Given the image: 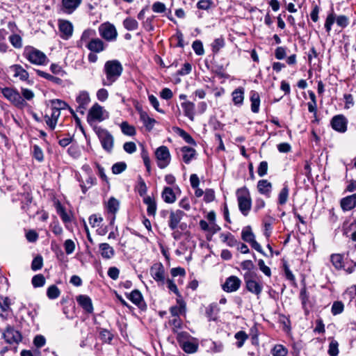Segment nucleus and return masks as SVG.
Masks as SVG:
<instances>
[{"label": "nucleus", "mask_w": 356, "mask_h": 356, "mask_svg": "<svg viewBox=\"0 0 356 356\" xmlns=\"http://www.w3.org/2000/svg\"><path fill=\"white\" fill-rule=\"evenodd\" d=\"M123 67L117 60H108L105 63L104 72L106 79L102 80V85L110 86L115 83L122 73Z\"/></svg>", "instance_id": "nucleus-1"}, {"label": "nucleus", "mask_w": 356, "mask_h": 356, "mask_svg": "<svg viewBox=\"0 0 356 356\" xmlns=\"http://www.w3.org/2000/svg\"><path fill=\"white\" fill-rule=\"evenodd\" d=\"M23 55L31 63L35 65H46L49 63L45 54L33 47H26Z\"/></svg>", "instance_id": "nucleus-2"}, {"label": "nucleus", "mask_w": 356, "mask_h": 356, "mask_svg": "<svg viewBox=\"0 0 356 356\" xmlns=\"http://www.w3.org/2000/svg\"><path fill=\"white\" fill-rule=\"evenodd\" d=\"M236 193L237 196L238 209L243 215L246 216L249 213L252 206V200L250 192L246 187H242L238 188Z\"/></svg>", "instance_id": "nucleus-3"}, {"label": "nucleus", "mask_w": 356, "mask_h": 356, "mask_svg": "<svg viewBox=\"0 0 356 356\" xmlns=\"http://www.w3.org/2000/svg\"><path fill=\"white\" fill-rule=\"evenodd\" d=\"M3 96L15 106L22 108L26 106V101L22 98L20 93L13 88H0Z\"/></svg>", "instance_id": "nucleus-4"}, {"label": "nucleus", "mask_w": 356, "mask_h": 356, "mask_svg": "<svg viewBox=\"0 0 356 356\" xmlns=\"http://www.w3.org/2000/svg\"><path fill=\"white\" fill-rule=\"evenodd\" d=\"M108 113L99 104L95 103L90 108L87 117L89 123L94 122H102L108 118Z\"/></svg>", "instance_id": "nucleus-5"}, {"label": "nucleus", "mask_w": 356, "mask_h": 356, "mask_svg": "<svg viewBox=\"0 0 356 356\" xmlns=\"http://www.w3.org/2000/svg\"><path fill=\"white\" fill-rule=\"evenodd\" d=\"M185 216V213L181 210L177 209L175 211H170L168 220V226L172 231H175L179 228L184 230L186 228V224L181 222V219Z\"/></svg>", "instance_id": "nucleus-6"}, {"label": "nucleus", "mask_w": 356, "mask_h": 356, "mask_svg": "<svg viewBox=\"0 0 356 356\" xmlns=\"http://www.w3.org/2000/svg\"><path fill=\"white\" fill-rule=\"evenodd\" d=\"M96 133L101 141L102 147L107 152H111L113 147V137L106 129L98 128Z\"/></svg>", "instance_id": "nucleus-7"}, {"label": "nucleus", "mask_w": 356, "mask_h": 356, "mask_svg": "<svg viewBox=\"0 0 356 356\" xmlns=\"http://www.w3.org/2000/svg\"><path fill=\"white\" fill-rule=\"evenodd\" d=\"M150 275L158 283L159 286H163L165 282V268L161 263H155L150 268Z\"/></svg>", "instance_id": "nucleus-8"}, {"label": "nucleus", "mask_w": 356, "mask_h": 356, "mask_svg": "<svg viewBox=\"0 0 356 356\" xmlns=\"http://www.w3.org/2000/svg\"><path fill=\"white\" fill-rule=\"evenodd\" d=\"M156 157L158 159V166L160 168H165L170 163V154L167 147H159L156 152Z\"/></svg>", "instance_id": "nucleus-9"}, {"label": "nucleus", "mask_w": 356, "mask_h": 356, "mask_svg": "<svg viewBox=\"0 0 356 356\" xmlns=\"http://www.w3.org/2000/svg\"><path fill=\"white\" fill-rule=\"evenodd\" d=\"M76 102L77 104V112L82 115L84 114L90 102L89 93L86 90L80 91L76 97Z\"/></svg>", "instance_id": "nucleus-10"}, {"label": "nucleus", "mask_w": 356, "mask_h": 356, "mask_svg": "<svg viewBox=\"0 0 356 356\" xmlns=\"http://www.w3.org/2000/svg\"><path fill=\"white\" fill-rule=\"evenodd\" d=\"M3 337L8 343H18L22 339L21 333L10 325L6 327L3 332Z\"/></svg>", "instance_id": "nucleus-11"}, {"label": "nucleus", "mask_w": 356, "mask_h": 356, "mask_svg": "<svg viewBox=\"0 0 356 356\" xmlns=\"http://www.w3.org/2000/svg\"><path fill=\"white\" fill-rule=\"evenodd\" d=\"M99 31L100 35L108 41L115 40L118 35L116 29L111 24L101 25Z\"/></svg>", "instance_id": "nucleus-12"}, {"label": "nucleus", "mask_w": 356, "mask_h": 356, "mask_svg": "<svg viewBox=\"0 0 356 356\" xmlns=\"http://www.w3.org/2000/svg\"><path fill=\"white\" fill-rule=\"evenodd\" d=\"M241 284V281L238 277L232 275L226 279L222 287L225 292L232 293L237 291Z\"/></svg>", "instance_id": "nucleus-13"}, {"label": "nucleus", "mask_w": 356, "mask_h": 356, "mask_svg": "<svg viewBox=\"0 0 356 356\" xmlns=\"http://www.w3.org/2000/svg\"><path fill=\"white\" fill-rule=\"evenodd\" d=\"M331 125L335 131L344 133L347 130V120L342 115H336L332 119Z\"/></svg>", "instance_id": "nucleus-14"}, {"label": "nucleus", "mask_w": 356, "mask_h": 356, "mask_svg": "<svg viewBox=\"0 0 356 356\" xmlns=\"http://www.w3.org/2000/svg\"><path fill=\"white\" fill-rule=\"evenodd\" d=\"M59 31L61 33L60 37L67 40L72 36L73 33V26L72 23L67 20L59 21Z\"/></svg>", "instance_id": "nucleus-15"}, {"label": "nucleus", "mask_w": 356, "mask_h": 356, "mask_svg": "<svg viewBox=\"0 0 356 356\" xmlns=\"http://www.w3.org/2000/svg\"><path fill=\"white\" fill-rule=\"evenodd\" d=\"M340 205L344 211L353 209L356 207V193L342 198L340 201Z\"/></svg>", "instance_id": "nucleus-16"}, {"label": "nucleus", "mask_w": 356, "mask_h": 356, "mask_svg": "<svg viewBox=\"0 0 356 356\" xmlns=\"http://www.w3.org/2000/svg\"><path fill=\"white\" fill-rule=\"evenodd\" d=\"M82 0H62V10L67 14H72L81 3Z\"/></svg>", "instance_id": "nucleus-17"}, {"label": "nucleus", "mask_w": 356, "mask_h": 356, "mask_svg": "<svg viewBox=\"0 0 356 356\" xmlns=\"http://www.w3.org/2000/svg\"><path fill=\"white\" fill-rule=\"evenodd\" d=\"M51 114L50 115H46L44 117L46 124L50 127L51 130H54L57 124L58 118L60 115V111L54 108L51 106Z\"/></svg>", "instance_id": "nucleus-18"}, {"label": "nucleus", "mask_w": 356, "mask_h": 356, "mask_svg": "<svg viewBox=\"0 0 356 356\" xmlns=\"http://www.w3.org/2000/svg\"><path fill=\"white\" fill-rule=\"evenodd\" d=\"M79 305L88 313H92L93 307L91 299L86 295H79L76 297Z\"/></svg>", "instance_id": "nucleus-19"}, {"label": "nucleus", "mask_w": 356, "mask_h": 356, "mask_svg": "<svg viewBox=\"0 0 356 356\" xmlns=\"http://www.w3.org/2000/svg\"><path fill=\"white\" fill-rule=\"evenodd\" d=\"M86 47L92 52L99 53L104 50V44L99 38H94L88 42Z\"/></svg>", "instance_id": "nucleus-20"}, {"label": "nucleus", "mask_w": 356, "mask_h": 356, "mask_svg": "<svg viewBox=\"0 0 356 356\" xmlns=\"http://www.w3.org/2000/svg\"><path fill=\"white\" fill-rule=\"evenodd\" d=\"M10 70L13 72V76L19 77L22 81H26L29 79V73L20 65H13L10 67Z\"/></svg>", "instance_id": "nucleus-21"}, {"label": "nucleus", "mask_w": 356, "mask_h": 356, "mask_svg": "<svg viewBox=\"0 0 356 356\" xmlns=\"http://www.w3.org/2000/svg\"><path fill=\"white\" fill-rule=\"evenodd\" d=\"M128 298L139 308L145 306L143 296L138 290H134L129 296Z\"/></svg>", "instance_id": "nucleus-22"}, {"label": "nucleus", "mask_w": 356, "mask_h": 356, "mask_svg": "<svg viewBox=\"0 0 356 356\" xmlns=\"http://www.w3.org/2000/svg\"><path fill=\"white\" fill-rule=\"evenodd\" d=\"M257 189L263 195L270 197L272 190V184L266 179H261L258 181Z\"/></svg>", "instance_id": "nucleus-23"}, {"label": "nucleus", "mask_w": 356, "mask_h": 356, "mask_svg": "<svg viewBox=\"0 0 356 356\" xmlns=\"http://www.w3.org/2000/svg\"><path fill=\"white\" fill-rule=\"evenodd\" d=\"M99 251L103 258L109 259L115 254L114 249L106 243L99 244Z\"/></svg>", "instance_id": "nucleus-24"}, {"label": "nucleus", "mask_w": 356, "mask_h": 356, "mask_svg": "<svg viewBox=\"0 0 356 356\" xmlns=\"http://www.w3.org/2000/svg\"><path fill=\"white\" fill-rule=\"evenodd\" d=\"M246 288L250 292L259 296L262 291V285L255 280H248L245 282Z\"/></svg>", "instance_id": "nucleus-25"}, {"label": "nucleus", "mask_w": 356, "mask_h": 356, "mask_svg": "<svg viewBox=\"0 0 356 356\" xmlns=\"http://www.w3.org/2000/svg\"><path fill=\"white\" fill-rule=\"evenodd\" d=\"M198 346V342L196 339H195V341L191 339L190 341L184 343L180 347L185 353L188 354H193L197 351Z\"/></svg>", "instance_id": "nucleus-26"}, {"label": "nucleus", "mask_w": 356, "mask_h": 356, "mask_svg": "<svg viewBox=\"0 0 356 356\" xmlns=\"http://www.w3.org/2000/svg\"><path fill=\"white\" fill-rule=\"evenodd\" d=\"M181 107L184 110V115L191 121H193L195 116V104L191 102H185L181 103Z\"/></svg>", "instance_id": "nucleus-27"}, {"label": "nucleus", "mask_w": 356, "mask_h": 356, "mask_svg": "<svg viewBox=\"0 0 356 356\" xmlns=\"http://www.w3.org/2000/svg\"><path fill=\"white\" fill-rule=\"evenodd\" d=\"M232 100L234 104L237 106H241L243 104L244 100V88H238L235 89L232 93Z\"/></svg>", "instance_id": "nucleus-28"}, {"label": "nucleus", "mask_w": 356, "mask_h": 356, "mask_svg": "<svg viewBox=\"0 0 356 356\" xmlns=\"http://www.w3.org/2000/svg\"><path fill=\"white\" fill-rule=\"evenodd\" d=\"M181 152L183 153L182 158L183 161L186 163H189L191 160L195 157V150L190 147L184 146L181 149Z\"/></svg>", "instance_id": "nucleus-29"}, {"label": "nucleus", "mask_w": 356, "mask_h": 356, "mask_svg": "<svg viewBox=\"0 0 356 356\" xmlns=\"http://www.w3.org/2000/svg\"><path fill=\"white\" fill-rule=\"evenodd\" d=\"M179 306H173L170 309V314L172 316L179 317V314L185 313L186 312V304L182 300H177Z\"/></svg>", "instance_id": "nucleus-30"}, {"label": "nucleus", "mask_w": 356, "mask_h": 356, "mask_svg": "<svg viewBox=\"0 0 356 356\" xmlns=\"http://www.w3.org/2000/svg\"><path fill=\"white\" fill-rule=\"evenodd\" d=\"M144 203L147 205V212L149 216H154L156 211V204L154 198L147 196L143 200Z\"/></svg>", "instance_id": "nucleus-31"}, {"label": "nucleus", "mask_w": 356, "mask_h": 356, "mask_svg": "<svg viewBox=\"0 0 356 356\" xmlns=\"http://www.w3.org/2000/svg\"><path fill=\"white\" fill-rule=\"evenodd\" d=\"M250 102H251V111L254 113H258L259 110V105H260V97H259L258 92H257L255 91L251 92Z\"/></svg>", "instance_id": "nucleus-32"}, {"label": "nucleus", "mask_w": 356, "mask_h": 356, "mask_svg": "<svg viewBox=\"0 0 356 356\" xmlns=\"http://www.w3.org/2000/svg\"><path fill=\"white\" fill-rule=\"evenodd\" d=\"M162 198L167 203H173L176 200L175 194L170 187H165L162 193Z\"/></svg>", "instance_id": "nucleus-33"}, {"label": "nucleus", "mask_w": 356, "mask_h": 356, "mask_svg": "<svg viewBox=\"0 0 356 356\" xmlns=\"http://www.w3.org/2000/svg\"><path fill=\"white\" fill-rule=\"evenodd\" d=\"M289 188L286 184H284L283 188L280 191L279 195H278V204L280 205L285 204L289 198Z\"/></svg>", "instance_id": "nucleus-34"}, {"label": "nucleus", "mask_w": 356, "mask_h": 356, "mask_svg": "<svg viewBox=\"0 0 356 356\" xmlns=\"http://www.w3.org/2000/svg\"><path fill=\"white\" fill-rule=\"evenodd\" d=\"M220 238H221L222 241L226 243L227 245L229 247H234L237 245H239V243L238 242V241L230 233L221 234Z\"/></svg>", "instance_id": "nucleus-35"}, {"label": "nucleus", "mask_w": 356, "mask_h": 356, "mask_svg": "<svg viewBox=\"0 0 356 356\" xmlns=\"http://www.w3.org/2000/svg\"><path fill=\"white\" fill-rule=\"evenodd\" d=\"M175 334H177L176 339H177V341L179 346L183 345L186 341H190L191 339L193 341H195V338L192 337L189 334V333H188L187 332H179V331L177 332H176Z\"/></svg>", "instance_id": "nucleus-36"}, {"label": "nucleus", "mask_w": 356, "mask_h": 356, "mask_svg": "<svg viewBox=\"0 0 356 356\" xmlns=\"http://www.w3.org/2000/svg\"><path fill=\"white\" fill-rule=\"evenodd\" d=\"M122 132L127 136H133L136 134V129L127 122H122L120 124Z\"/></svg>", "instance_id": "nucleus-37"}, {"label": "nucleus", "mask_w": 356, "mask_h": 356, "mask_svg": "<svg viewBox=\"0 0 356 356\" xmlns=\"http://www.w3.org/2000/svg\"><path fill=\"white\" fill-rule=\"evenodd\" d=\"M273 356H286L288 350L286 347L281 344H276L270 351Z\"/></svg>", "instance_id": "nucleus-38"}, {"label": "nucleus", "mask_w": 356, "mask_h": 356, "mask_svg": "<svg viewBox=\"0 0 356 356\" xmlns=\"http://www.w3.org/2000/svg\"><path fill=\"white\" fill-rule=\"evenodd\" d=\"M140 120L148 130H151L156 123V120L154 119L150 118L146 113L144 112L140 113Z\"/></svg>", "instance_id": "nucleus-39"}, {"label": "nucleus", "mask_w": 356, "mask_h": 356, "mask_svg": "<svg viewBox=\"0 0 356 356\" xmlns=\"http://www.w3.org/2000/svg\"><path fill=\"white\" fill-rule=\"evenodd\" d=\"M241 238L244 241L248 243H250L254 239V234H253L250 226H246L243 229Z\"/></svg>", "instance_id": "nucleus-40"}, {"label": "nucleus", "mask_w": 356, "mask_h": 356, "mask_svg": "<svg viewBox=\"0 0 356 356\" xmlns=\"http://www.w3.org/2000/svg\"><path fill=\"white\" fill-rule=\"evenodd\" d=\"M35 72L38 76L43 77L49 81H51L53 83L60 84L62 82V80L60 78L51 75L50 74H48L40 70H36Z\"/></svg>", "instance_id": "nucleus-41"}, {"label": "nucleus", "mask_w": 356, "mask_h": 356, "mask_svg": "<svg viewBox=\"0 0 356 356\" xmlns=\"http://www.w3.org/2000/svg\"><path fill=\"white\" fill-rule=\"evenodd\" d=\"M124 28L128 31H135L138 27V22L131 17L126 18L123 22Z\"/></svg>", "instance_id": "nucleus-42"}, {"label": "nucleus", "mask_w": 356, "mask_h": 356, "mask_svg": "<svg viewBox=\"0 0 356 356\" xmlns=\"http://www.w3.org/2000/svg\"><path fill=\"white\" fill-rule=\"evenodd\" d=\"M212 51L217 54L225 46V40L222 37L218 38L211 44Z\"/></svg>", "instance_id": "nucleus-43"}, {"label": "nucleus", "mask_w": 356, "mask_h": 356, "mask_svg": "<svg viewBox=\"0 0 356 356\" xmlns=\"http://www.w3.org/2000/svg\"><path fill=\"white\" fill-rule=\"evenodd\" d=\"M234 337L237 340L236 346L241 348L248 339V335L244 331H239L235 334Z\"/></svg>", "instance_id": "nucleus-44"}, {"label": "nucleus", "mask_w": 356, "mask_h": 356, "mask_svg": "<svg viewBox=\"0 0 356 356\" xmlns=\"http://www.w3.org/2000/svg\"><path fill=\"white\" fill-rule=\"evenodd\" d=\"M119 201L114 197H111L107 204L108 212L115 214L119 209Z\"/></svg>", "instance_id": "nucleus-45"}, {"label": "nucleus", "mask_w": 356, "mask_h": 356, "mask_svg": "<svg viewBox=\"0 0 356 356\" xmlns=\"http://www.w3.org/2000/svg\"><path fill=\"white\" fill-rule=\"evenodd\" d=\"M11 302L8 297L0 298V308L1 312L6 313L12 311L10 308Z\"/></svg>", "instance_id": "nucleus-46"}, {"label": "nucleus", "mask_w": 356, "mask_h": 356, "mask_svg": "<svg viewBox=\"0 0 356 356\" xmlns=\"http://www.w3.org/2000/svg\"><path fill=\"white\" fill-rule=\"evenodd\" d=\"M331 262L337 269H341L343 265V256L340 254H334L331 255Z\"/></svg>", "instance_id": "nucleus-47"}, {"label": "nucleus", "mask_w": 356, "mask_h": 356, "mask_svg": "<svg viewBox=\"0 0 356 356\" xmlns=\"http://www.w3.org/2000/svg\"><path fill=\"white\" fill-rule=\"evenodd\" d=\"M60 291L56 285H51L47 291V297L49 299H56L60 296Z\"/></svg>", "instance_id": "nucleus-48"}, {"label": "nucleus", "mask_w": 356, "mask_h": 356, "mask_svg": "<svg viewBox=\"0 0 356 356\" xmlns=\"http://www.w3.org/2000/svg\"><path fill=\"white\" fill-rule=\"evenodd\" d=\"M31 282L34 287H41L45 284V278L43 275L38 274L33 277Z\"/></svg>", "instance_id": "nucleus-49"}, {"label": "nucleus", "mask_w": 356, "mask_h": 356, "mask_svg": "<svg viewBox=\"0 0 356 356\" xmlns=\"http://www.w3.org/2000/svg\"><path fill=\"white\" fill-rule=\"evenodd\" d=\"M9 41L12 45L17 49H19L22 47V38L17 34L11 35L9 37Z\"/></svg>", "instance_id": "nucleus-50"}, {"label": "nucleus", "mask_w": 356, "mask_h": 356, "mask_svg": "<svg viewBox=\"0 0 356 356\" xmlns=\"http://www.w3.org/2000/svg\"><path fill=\"white\" fill-rule=\"evenodd\" d=\"M169 323L172 326V330L174 333L179 332V330L182 327V321L179 317L174 318L169 322Z\"/></svg>", "instance_id": "nucleus-51"}, {"label": "nucleus", "mask_w": 356, "mask_h": 356, "mask_svg": "<svg viewBox=\"0 0 356 356\" xmlns=\"http://www.w3.org/2000/svg\"><path fill=\"white\" fill-rule=\"evenodd\" d=\"M192 48L195 53L198 56H202L204 54L202 42L200 40H195L192 44Z\"/></svg>", "instance_id": "nucleus-52"}, {"label": "nucleus", "mask_w": 356, "mask_h": 356, "mask_svg": "<svg viewBox=\"0 0 356 356\" xmlns=\"http://www.w3.org/2000/svg\"><path fill=\"white\" fill-rule=\"evenodd\" d=\"M43 266V259L40 255L35 257L31 264V269L34 271L40 270Z\"/></svg>", "instance_id": "nucleus-53"}, {"label": "nucleus", "mask_w": 356, "mask_h": 356, "mask_svg": "<svg viewBox=\"0 0 356 356\" xmlns=\"http://www.w3.org/2000/svg\"><path fill=\"white\" fill-rule=\"evenodd\" d=\"M339 343L336 340H332L329 345L328 354L330 356H337L339 354Z\"/></svg>", "instance_id": "nucleus-54"}, {"label": "nucleus", "mask_w": 356, "mask_h": 356, "mask_svg": "<svg viewBox=\"0 0 356 356\" xmlns=\"http://www.w3.org/2000/svg\"><path fill=\"white\" fill-rule=\"evenodd\" d=\"M344 305L341 301H336L332 306V313L333 315H337L343 312Z\"/></svg>", "instance_id": "nucleus-55"}, {"label": "nucleus", "mask_w": 356, "mask_h": 356, "mask_svg": "<svg viewBox=\"0 0 356 356\" xmlns=\"http://www.w3.org/2000/svg\"><path fill=\"white\" fill-rule=\"evenodd\" d=\"M126 168L127 164L124 162H118L113 165L112 172L113 174L118 175L124 171Z\"/></svg>", "instance_id": "nucleus-56"}, {"label": "nucleus", "mask_w": 356, "mask_h": 356, "mask_svg": "<svg viewBox=\"0 0 356 356\" xmlns=\"http://www.w3.org/2000/svg\"><path fill=\"white\" fill-rule=\"evenodd\" d=\"M336 19L335 15L332 13H330L326 18L325 23V28L327 33H329L331 31L332 26L334 23Z\"/></svg>", "instance_id": "nucleus-57"}, {"label": "nucleus", "mask_w": 356, "mask_h": 356, "mask_svg": "<svg viewBox=\"0 0 356 356\" xmlns=\"http://www.w3.org/2000/svg\"><path fill=\"white\" fill-rule=\"evenodd\" d=\"M56 210L58 214L60 216V217L64 222H66L70 221V218L69 215L67 213L65 209L61 206L60 204H58L56 207Z\"/></svg>", "instance_id": "nucleus-58"}, {"label": "nucleus", "mask_w": 356, "mask_h": 356, "mask_svg": "<svg viewBox=\"0 0 356 356\" xmlns=\"http://www.w3.org/2000/svg\"><path fill=\"white\" fill-rule=\"evenodd\" d=\"M152 9L154 13H163L166 10V7L163 3L156 1L152 4Z\"/></svg>", "instance_id": "nucleus-59"}, {"label": "nucleus", "mask_w": 356, "mask_h": 356, "mask_svg": "<svg viewBox=\"0 0 356 356\" xmlns=\"http://www.w3.org/2000/svg\"><path fill=\"white\" fill-rule=\"evenodd\" d=\"M102 220L103 218L96 214L92 215L89 218V223L92 227H99Z\"/></svg>", "instance_id": "nucleus-60"}, {"label": "nucleus", "mask_w": 356, "mask_h": 356, "mask_svg": "<svg viewBox=\"0 0 356 356\" xmlns=\"http://www.w3.org/2000/svg\"><path fill=\"white\" fill-rule=\"evenodd\" d=\"M64 248L66 254H72L75 249V244L74 241L71 239L66 240L64 243Z\"/></svg>", "instance_id": "nucleus-61"}, {"label": "nucleus", "mask_w": 356, "mask_h": 356, "mask_svg": "<svg viewBox=\"0 0 356 356\" xmlns=\"http://www.w3.org/2000/svg\"><path fill=\"white\" fill-rule=\"evenodd\" d=\"M51 107L60 111L62 109H65L67 107V104L60 99H54L51 101Z\"/></svg>", "instance_id": "nucleus-62"}, {"label": "nucleus", "mask_w": 356, "mask_h": 356, "mask_svg": "<svg viewBox=\"0 0 356 356\" xmlns=\"http://www.w3.org/2000/svg\"><path fill=\"white\" fill-rule=\"evenodd\" d=\"M268 163L266 161H261L258 167L257 173L259 177H264L267 174L268 172Z\"/></svg>", "instance_id": "nucleus-63"}, {"label": "nucleus", "mask_w": 356, "mask_h": 356, "mask_svg": "<svg viewBox=\"0 0 356 356\" xmlns=\"http://www.w3.org/2000/svg\"><path fill=\"white\" fill-rule=\"evenodd\" d=\"M33 157L38 161H42L44 159L43 152L38 145L33 146Z\"/></svg>", "instance_id": "nucleus-64"}]
</instances>
